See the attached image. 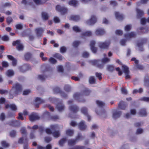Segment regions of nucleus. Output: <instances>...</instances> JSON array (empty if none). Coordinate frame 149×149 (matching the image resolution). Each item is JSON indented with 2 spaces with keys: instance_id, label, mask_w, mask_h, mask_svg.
<instances>
[{
  "instance_id": "nucleus-1",
  "label": "nucleus",
  "mask_w": 149,
  "mask_h": 149,
  "mask_svg": "<svg viewBox=\"0 0 149 149\" xmlns=\"http://www.w3.org/2000/svg\"><path fill=\"white\" fill-rule=\"evenodd\" d=\"M110 61V59L107 58H105L102 59L101 60H94L92 61V63L94 65H96L98 68H102L104 64Z\"/></svg>"
},
{
  "instance_id": "nucleus-2",
  "label": "nucleus",
  "mask_w": 149,
  "mask_h": 149,
  "mask_svg": "<svg viewBox=\"0 0 149 149\" xmlns=\"http://www.w3.org/2000/svg\"><path fill=\"white\" fill-rule=\"evenodd\" d=\"M22 91V88L21 86L18 83H17L13 86L11 93L14 92L15 94H19L21 93Z\"/></svg>"
},
{
  "instance_id": "nucleus-3",
  "label": "nucleus",
  "mask_w": 149,
  "mask_h": 149,
  "mask_svg": "<svg viewBox=\"0 0 149 149\" xmlns=\"http://www.w3.org/2000/svg\"><path fill=\"white\" fill-rule=\"evenodd\" d=\"M122 68L125 74L126 79H130V76L129 74V71L128 68L127 66L124 65L122 66Z\"/></svg>"
},
{
  "instance_id": "nucleus-4",
  "label": "nucleus",
  "mask_w": 149,
  "mask_h": 149,
  "mask_svg": "<svg viewBox=\"0 0 149 149\" xmlns=\"http://www.w3.org/2000/svg\"><path fill=\"white\" fill-rule=\"evenodd\" d=\"M13 46L17 45V48L19 51L22 50L23 49V46L22 44L20 43L19 40H17L16 41H14L13 43Z\"/></svg>"
},
{
  "instance_id": "nucleus-5",
  "label": "nucleus",
  "mask_w": 149,
  "mask_h": 149,
  "mask_svg": "<svg viewBox=\"0 0 149 149\" xmlns=\"http://www.w3.org/2000/svg\"><path fill=\"white\" fill-rule=\"evenodd\" d=\"M46 132L47 133L49 134L52 133L53 136L55 138H57L60 135V133L58 131H55L52 132L50 130L49 128H47L46 129Z\"/></svg>"
},
{
  "instance_id": "nucleus-6",
  "label": "nucleus",
  "mask_w": 149,
  "mask_h": 149,
  "mask_svg": "<svg viewBox=\"0 0 149 149\" xmlns=\"http://www.w3.org/2000/svg\"><path fill=\"white\" fill-rule=\"evenodd\" d=\"M97 21V19L96 17L94 15H92L91 18L88 20H87L86 23L88 25H92L95 24Z\"/></svg>"
},
{
  "instance_id": "nucleus-7",
  "label": "nucleus",
  "mask_w": 149,
  "mask_h": 149,
  "mask_svg": "<svg viewBox=\"0 0 149 149\" xmlns=\"http://www.w3.org/2000/svg\"><path fill=\"white\" fill-rule=\"evenodd\" d=\"M110 44L109 41H105L104 42H100L99 43V46L101 49L107 48Z\"/></svg>"
},
{
  "instance_id": "nucleus-8",
  "label": "nucleus",
  "mask_w": 149,
  "mask_h": 149,
  "mask_svg": "<svg viewBox=\"0 0 149 149\" xmlns=\"http://www.w3.org/2000/svg\"><path fill=\"white\" fill-rule=\"evenodd\" d=\"M56 10L57 11L60 12L62 14H65L67 11V9L66 8L64 7H61L59 5L56 6Z\"/></svg>"
},
{
  "instance_id": "nucleus-9",
  "label": "nucleus",
  "mask_w": 149,
  "mask_h": 149,
  "mask_svg": "<svg viewBox=\"0 0 149 149\" xmlns=\"http://www.w3.org/2000/svg\"><path fill=\"white\" fill-rule=\"evenodd\" d=\"M44 29L42 28H36L35 30L36 35L38 37H40L42 35L44 32Z\"/></svg>"
},
{
  "instance_id": "nucleus-10",
  "label": "nucleus",
  "mask_w": 149,
  "mask_h": 149,
  "mask_svg": "<svg viewBox=\"0 0 149 149\" xmlns=\"http://www.w3.org/2000/svg\"><path fill=\"white\" fill-rule=\"evenodd\" d=\"M39 117L37 114L35 113H32L29 116V118L31 121H33L39 119Z\"/></svg>"
},
{
  "instance_id": "nucleus-11",
  "label": "nucleus",
  "mask_w": 149,
  "mask_h": 149,
  "mask_svg": "<svg viewBox=\"0 0 149 149\" xmlns=\"http://www.w3.org/2000/svg\"><path fill=\"white\" fill-rule=\"evenodd\" d=\"M68 4L70 6L76 7L79 5V2L77 0H70L68 2Z\"/></svg>"
},
{
  "instance_id": "nucleus-12",
  "label": "nucleus",
  "mask_w": 149,
  "mask_h": 149,
  "mask_svg": "<svg viewBox=\"0 0 149 149\" xmlns=\"http://www.w3.org/2000/svg\"><path fill=\"white\" fill-rule=\"evenodd\" d=\"M105 33L104 30L102 28H98L95 31V34L97 36H102Z\"/></svg>"
},
{
  "instance_id": "nucleus-13",
  "label": "nucleus",
  "mask_w": 149,
  "mask_h": 149,
  "mask_svg": "<svg viewBox=\"0 0 149 149\" xmlns=\"http://www.w3.org/2000/svg\"><path fill=\"white\" fill-rule=\"evenodd\" d=\"M136 36L135 33L134 32H131L125 35V37L126 40H129L134 38Z\"/></svg>"
},
{
  "instance_id": "nucleus-14",
  "label": "nucleus",
  "mask_w": 149,
  "mask_h": 149,
  "mask_svg": "<svg viewBox=\"0 0 149 149\" xmlns=\"http://www.w3.org/2000/svg\"><path fill=\"white\" fill-rule=\"evenodd\" d=\"M81 112L86 116L88 118V120L90 121L91 120V117L88 114L87 108L86 107H83L81 109Z\"/></svg>"
},
{
  "instance_id": "nucleus-15",
  "label": "nucleus",
  "mask_w": 149,
  "mask_h": 149,
  "mask_svg": "<svg viewBox=\"0 0 149 149\" xmlns=\"http://www.w3.org/2000/svg\"><path fill=\"white\" fill-rule=\"evenodd\" d=\"M78 126L79 129L81 130H84L87 127V126L85 124V122L84 121H81L78 124Z\"/></svg>"
},
{
  "instance_id": "nucleus-16",
  "label": "nucleus",
  "mask_w": 149,
  "mask_h": 149,
  "mask_svg": "<svg viewBox=\"0 0 149 149\" xmlns=\"http://www.w3.org/2000/svg\"><path fill=\"white\" fill-rule=\"evenodd\" d=\"M30 68V67L29 65L25 64L22 66L19 67V70L22 72H24L28 70Z\"/></svg>"
},
{
  "instance_id": "nucleus-17",
  "label": "nucleus",
  "mask_w": 149,
  "mask_h": 149,
  "mask_svg": "<svg viewBox=\"0 0 149 149\" xmlns=\"http://www.w3.org/2000/svg\"><path fill=\"white\" fill-rule=\"evenodd\" d=\"M95 42L94 40H92L90 42V46L92 51L94 53H95L97 51V48L94 47Z\"/></svg>"
},
{
  "instance_id": "nucleus-18",
  "label": "nucleus",
  "mask_w": 149,
  "mask_h": 149,
  "mask_svg": "<svg viewBox=\"0 0 149 149\" xmlns=\"http://www.w3.org/2000/svg\"><path fill=\"white\" fill-rule=\"evenodd\" d=\"M121 114L120 111L117 110L114 111L113 113V118L114 119H116L120 117Z\"/></svg>"
},
{
  "instance_id": "nucleus-19",
  "label": "nucleus",
  "mask_w": 149,
  "mask_h": 149,
  "mask_svg": "<svg viewBox=\"0 0 149 149\" xmlns=\"http://www.w3.org/2000/svg\"><path fill=\"white\" fill-rule=\"evenodd\" d=\"M131 61H134V63L135 64V66L136 68L140 70L143 68V66L142 65L138 64L139 61L138 60H136L135 58H132L131 59Z\"/></svg>"
},
{
  "instance_id": "nucleus-20",
  "label": "nucleus",
  "mask_w": 149,
  "mask_h": 149,
  "mask_svg": "<svg viewBox=\"0 0 149 149\" xmlns=\"http://www.w3.org/2000/svg\"><path fill=\"white\" fill-rule=\"evenodd\" d=\"M77 142L75 139H70L68 141V145L69 146V149L71 147L72 148L73 146Z\"/></svg>"
},
{
  "instance_id": "nucleus-21",
  "label": "nucleus",
  "mask_w": 149,
  "mask_h": 149,
  "mask_svg": "<svg viewBox=\"0 0 149 149\" xmlns=\"http://www.w3.org/2000/svg\"><path fill=\"white\" fill-rule=\"evenodd\" d=\"M136 16L137 18H139L142 15L144 14L143 11L139 9H136Z\"/></svg>"
},
{
  "instance_id": "nucleus-22",
  "label": "nucleus",
  "mask_w": 149,
  "mask_h": 149,
  "mask_svg": "<svg viewBox=\"0 0 149 149\" xmlns=\"http://www.w3.org/2000/svg\"><path fill=\"white\" fill-rule=\"evenodd\" d=\"M7 57L8 58L12 61V65L13 66H15L17 64V60L15 59L12 56L8 55Z\"/></svg>"
},
{
  "instance_id": "nucleus-23",
  "label": "nucleus",
  "mask_w": 149,
  "mask_h": 149,
  "mask_svg": "<svg viewBox=\"0 0 149 149\" xmlns=\"http://www.w3.org/2000/svg\"><path fill=\"white\" fill-rule=\"evenodd\" d=\"M115 15L116 19L118 20H122L124 18V17L122 14H120L118 12L115 13Z\"/></svg>"
},
{
  "instance_id": "nucleus-24",
  "label": "nucleus",
  "mask_w": 149,
  "mask_h": 149,
  "mask_svg": "<svg viewBox=\"0 0 149 149\" xmlns=\"http://www.w3.org/2000/svg\"><path fill=\"white\" fill-rule=\"evenodd\" d=\"M5 107L6 109L9 108L13 111H15L17 109L16 106L14 104H7L6 106Z\"/></svg>"
},
{
  "instance_id": "nucleus-25",
  "label": "nucleus",
  "mask_w": 149,
  "mask_h": 149,
  "mask_svg": "<svg viewBox=\"0 0 149 149\" xmlns=\"http://www.w3.org/2000/svg\"><path fill=\"white\" fill-rule=\"evenodd\" d=\"M69 109L72 112L75 113L77 111L78 108L75 105H71L69 107Z\"/></svg>"
},
{
  "instance_id": "nucleus-26",
  "label": "nucleus",
  "mask_w": 149,
  "mask_h": 149,
  "mask_svg": "<svg viewBox=\"0 0 149 149\" xmlns=\"http://www.w3.org/2000/svg\"><path fill=\"white\" fill-rule=\"evenodd\" d=\"M126 107V105L123 101H121L118 104V107L120 109L124 110Z\"/></svg>"
},
{
  "instance_id": "nucleus-27",
  "label": "nucleus",
  "mask_w": 149,
  "mask_h": 149,
  "mask_svg": "<svg viewBox=\"0 0 149 149\" xmlns=\"http://www.w3.org/2000/svg\"><path fill=\"white\" fill-rule=\"evenodd\" d=\"M14 73L13 70H9L6 72V75L8 77H11L14 75Z\"/></svg>"
},
{
  "instance_id": "nucleus-28",
  "label": "nucleus",
  "mask_w": 149,
  "mask_h": 149,
  "mask_svg": "<svg viewBox=\"0 0 149 149\" xmlns=\"http://www.w3.org/2000/svg\"><path fill=\"white\" fill-rule=\"evenodd\" d=\"M139 114L141 116H146L147 115V113L145 109H141L139 113Z\"/></svg>"
},
{
  "instance_id": "nucleus-29",
  "label": "nucleus",
  "mask_w": 149,
  "mask_h": 149,
  "mask_svg": "<svg viewBox=\"0 0 149 149\" xmlns=\"http://www.w3.org/2000/svg\"><path fill=\"white\" fill-rule=\"evenodd\" d=\"M144 85L146 87L149 86V77L148 76H146L144 79Z\"/></svg>"
},
{
  "instance_id": "nucleus-30",
  "label": "nucleus",
  "mask_w": 149,
  "mask_h": 149,
  "mask_svg": "<svg viewBox=\"0 0 149 149\" xmlns=\"http://www.w3.org/2000/svg\"><path fill=\"white\" fill-rule=\"evenodd\" d=\"M146 22L149 23V17L147 18H146L145 17H143L141 19V23L142 24H145Z\"/></svg>"
},
{
  "instance_id": "nucleus-31",
  "label": "nucleus",
  "mask_w": 149,
  "mask_h": 149,
  "mask_svg": "<svg viewBox=\"0 0 149 149\" xmlns=\"http://www.w3.org/2000/svg\"><path fill=\"white\" fill-rule=\"evenodd\" d=\"M56 108L59 111H61L64 109V106L63 104H59L57 105Z\"/></svg>"
},
{
  "instance_id": "nucleus-32",
  "label": "nucleus",
  "mask_w": 149,
  "mask_h": 149,
  "mask_svg": "<svg viewBox=\"0 0 149 149\" xmlns=\"http://www.w3.org/2000/svg\"><path fill=\"white\" fill-rule=\"evenodd\" d=\"M74 130L71 129H68L66 132V135L70 136H72L74 134Z\"/></svg>"
},
{
  "instance_id": "nucleus-33",
  "label": "nucleus",
  "mask_w": 149,
  "mask_h": 149,
  "mask_svg": "<svg viewBox=\"0 0 149 149\" xmlns=\"http://www.w3.org/2000/svg\"><path fill=\"white\" fill-rule=\"evenodd\" d=\"M84 138L80 134H78L75 139L77 142L82 140Z\"/></svg>"
},
{
  "instance_id": "nucleus-34",
  "label": "nucleus",
  "mask_w": 149,
  "mask_h": 149,
  "mask_svg": "<svg viewBox=\"0 0 149 149\" xmlns=\"http://www.w3.org/2000/svg\"><path fill=\"white\" fill-rule=\"evenodd\" d=\"M47 0H33L35 3L37 4H40L45 2Z\"/></svg>"
},
{
  "instance_id": "nucleus-35",
  "label": "nucleus",
  "mask_w": 149,
  "mask_h": 149,
  "mask_svg": "<svg viewBox=\"0 0 149 149\" xmlns=\"http://www.w3.org/2000/svg\"><path fill=\"white\" fill-rule=\"evenodd\" d=\"M79 19V17L78 15L72 16L70 17V19L75 21H78Z\"/></svg>"
},
{
  "instance_id": "nucleus-36",
  "label": "nucleus",
  "mask_w": 149,
  "mask_h": 149,
  "mask_svg": "<svg viewBox=\"0 0 149 149\" xmlns=\"http://www.w3.org/2000/svg\"><path fill=\"white\" fill-rule=\"evenodd\" d=\"M66 141V138H63L60 140L59 142V144L61 146H63L64 144L65 143Z\"/></svg>"
},
{
  "instance_id": "nucleus-37",
  "label": "nucleus",
  "mask_w": 149,
  "mask_h": 149,
  "mask_svg": "<svg viewBox=\"0 0 149 149\" xmlns=\"http://www.w3.org/2000/svg\"><path fill=\"white\" fill-rule=\"evenodd\" d=\"M20 123V122L18 121L17 120L12 121L10 124L12 126H17Z\"/></svg>"
},
{
  "instance_id": "nucleus-38",
  "label": "nucleus",
  "mask_w": 149,
  "mask_h": 149,
  "mask_svg": "<svg viewBox=\"0 0 149 149\" xmlns=\"http://www.w3.org/2000/svg\"><path fill=\"white\" fill-rule=\"evenodd\" d=\"M96 103L98 106L100 107H102L105 104L103 102L99 100L96 101Z\"/></svg>"
},
{
  "instance_id": "nucleus-39",
  "label": "nucleus",
  "mask_w": 149,
  "mask_h": 149,
  "mask_svg": "<svg viewBox=\"0 0 149 149\" xmlns=\"http://www.w3.org/2000/svg\"><path fill=\"white\" fill-rule=\"evenodd\" d=\"M42 17L43 19L46 20L48 19L49 16L47 13L44 12L42 13Z\"/></svg>"
},
{
  "instance_id": "nucleus-40",
  "label": "nucleus",
  "mask_w": 149,
  "mask_h": 149,
  "mask_svg": "<svg viewBox=\"0 0 149 149\" xmlns=\"http://www.w3.org/2000/svg\"><path fill=\"white\" fill-rule=\"evenodd\" d=\"M85 147L84 146H77L73 147H71L70 149H84Z\"/></svg>"
},
{
  "instance_id": "nucleus-41",
  "label": "nucleus",
  "mask_w": 149,
  "mask_h": 149,
  "mask_svg": "<svg viewBox=\"0 0 149 149\" xmlns=\"http://www.w3.org/2000/svg\"><path fill=\"white\" fill-rule=\"evenodd\" d=\"M35 101L36 103L39 104L41 103L44 102L43 100L39 97H37L36 98L35 100Z\"/></svg>"
},
{
  "instance_id": "nucleus-42",
  "label": "nucleus",
  "mask_w": 149,
  "mask_h": 149,
  "mask_svg": "<svg viewBox=\"0 0 149 149\" xmlns=\"http://www.w3.org/2000/svg\"><path fill=\"white\" fill-rule=\"evenodd\" d=\"M89 82L90 84H93L95 83V80L94 77H91L89 79Z\"/></svg>"
},
{
  "instance_id": "nucleus-43",
  "label": "nucleus",
  "mask_w": 149,
  "mask_h": 149,
  "mask_svg": "<svg viewBox=\"0 0 149 149\" xmlns=\"http://www.w3.org/2000/svg\"><path fill=\"white\" fill-rule=\"evenodd\" d=\"M50 127L52 130H55L59 128V126L56 125H51Z\"/></svg>"
},
{
  "instance_id": "nucleus-44",
  "label": "nucleus",
  "mask_w": 149,
  "mask_h": 149,
  "mask_svg": "<svg viewBox=\"0 0 149 149\" xmlns=\"http://www.w3.org/2000/svg\"><path fill=\"white\" fill-rule=\"evenodd\" d=\"M92 35V33L91 31H87L84 33L82 34V35L83 36H89Z\"/></svg>"
},
{
  "instance_id": "nucleus-45",
  "label": "nucleus",
  "mask_w": 149,
  "mask_h": 149,
  "mask_svg": "<svg viewBox=\"0 0 149 149\" xmlns=\"http://www.w3.org/2000/svg\"><path fill=\"white\" fill-rule=\"evenodd\" d=\"M74 31L77 32H79L81 31V29L77 26H74L72 28Z\"/></svg>"
},
{
  "instance_id": "nucleus-46",
  "label": "nucleus",
  "mask_w": 149,
  "mask_h": 149,
  "mask_svg": "<svg viewBox=\"0 0 149 149\" xmlns=\"http://www.w3.org/2000/svg\"><path fill=\"white\" fill-rule=\"evenodd\" d=\"M114 69V68L113 65H109L107 66V70L109 71H112Z\"/></svg>"
},
{
  "instance_id": "nucleus-47",
  "label": "nucleus",
  "mask_w": 149,
  "mask_h": 149,
  "mask_svg": "<svg viewBox=\"0 0 149 149\" xmlns=\"http://www.w3.org/2000/svg\"><path fill=\"white\" fill-rule=\"evenodd\" d=\"M132 28V26L130 25H126L124 28L125 31H128L130 30Z\"/></svg>"
},
{
  "instance_id": "nucleus-48",
  "label": "nucleus",
  "mask_w": 149,
  "mask_h": 149,
  "mask_svg": "<svg viewBox=\"0 0 149 149\" xmlns=\"http://www.w3.org/2000/svg\"><path fill=\"white\" fill-rule=\"evenodd\" d=\"M148 0H141L140 2H138L137 3V6H139L140 5V3H141L143 4H146L147 2L148 1Z\"/></svg>"
},
{
  "instance_id": "nucleus-49",
  "label": "nucleus",
  "mask_w": 149,
  "mask_h": 149,
  "mask_svg": "<svg viewBox=\"0 0 149 149\" xmlns=\"http://www.w3.org/2000/svg\"><path fill=\"white\" fill-rule=\"evenodd\" d=\"M49 62L52 64H55L56 62V60L54 58L51 57L49 59Z\"/></svg>"
},
{
  "instance_id": "nucleus-50",
  "label": "nucleus",
  "mask_w": 149,
  "mask_h": 149,
  "mask_svg": "<svg viewBox=\"0 0 149 149\" xmlns=\"http://www.w3.org/2000/svg\"><path fill=\"white\" fill-rule=\"evenodd\" d=\"M80 44V42L78 41H75L73 43V46L74 47H77Z\"/></svg>"
},
{
  "instance_id": "nucleus-51",
  "label": "nucleus",
  "mask_w": 149,
  "mask_h": 149,
  "mask_svg": "<svg viewBox=\"0 0 149 149\" xmlns=\"http://www.w3.org/2000/svg\"><path fill=\"white\" fill-rule=\"evenodd\" d=\"M46 77L45 76L43 75H39L38 76V78L41 80H43L45 79Z\"/></svg>"
},
{
  "instance_id": "nucleus-52",
  "label": "nucleus",
  "mask_w": 149,
  "mask_h": 149,
  "mask_svg": "<svg viewBox=\"0 0 149 149\" xmlns=\"http://www.w3.org/2000/svg\"><path fill=\"white\" fill-rule=\"evenodd\" d=\"M1 144L2 146L4 147H7L9 146V144L5 141H3L1 142Z\"/></svg>"
},
{
  "instance_id": "nucleus-53",
  "label": "nucleus",
  "mask_w": 149,
  "mask_h": 149,
  "mask_svg": "<svg viewBox=\"0 0 149 149\" xmlns=\"http://www.w3.org/2000/svg\"><path fill=\"white\" fill-rule=\"evenodd\" d=\"M66 48L64 46H63L60 48V51L61 53H64L66 52Z\"/></svg>"
},
{
  "instance_id": "nucleus-54",
  "label": "nucleus",
  "mask_w": 149,
  "mask_h": 149,
  "mask_svg": "<svg viewBox=\"0 0 149 149\" xmlns=\"http://www.w3.org/2000/svg\"><path fill=\"white\" fill-rule=\"evenodd\" d=\"M115 33L117 35H121L123 34V31L120 30H117L116 31Z\"/></svg>"
},
{
  "instance_id": "nucleus-55",
  "label": "nucleus",
  "mask_w": 149,
  "mask_h": 149,
  "mask_svg": "<svg viewBox=\"0 0 149 149\" xmlns=\"http://www.w3.org/2000/svg\"><path fill=\"white\" fill-rule=\"evenodd\" d=\"M21 132L22 134L23 135H25L26 134V131L25 128H22L21 129Z\"/></svg>"
},
{
  "instance_id": "nucleus-56",
  "label": "nucleus",
  "mask_w": 149,
  "mask_h": 149,
  "mask_svg": "<svg viewBox=\"0 0 149 149\" xmlns=\"http://www.w3.org/2000/svg\"><path fill=\"white\" fill-rule=\"evenodd\" d=\"M2 39L4 41H7L9 40V38L7 36L5 35L2 37Z\"/></svg>"
},
{
  "instance_id": "nucleus-57",
  "label": "nucleus",
  "mask_w": 149,
  "mask_h": 149,
  "mask_svg": "<svg viewBox=\"0 0 149 149\" xmlns=\"http://www.w3.org/2000/svg\"><path fill=\"white\" fill-rule=\"evenodd\" d=\"M16 134V132L14 130L12 131L10 133V136L11 137H14Z\"/></svg>"
},
{
  "instance_id": "nucleus-58",
  "label": "nucleus",
  "mask_w": 149,
  "mask_h": 149,
  "mask_svg": "<svg viewBox=\"0 0 149 149\" xmlns=\"http://www.w3.org/2000/svg\"><path fill=\"white\" fill-rule=\"evenodd\" d=\"M31 92V91L29 90H26L24 91L23 93V95H26L28 94Z\"/></svg>"
},
{
  "instance_id": "nucleus-59",
  "label": "nucleus",
  "mask_w": 149,
  "mask_h": 149,
  "mask_svg": "<svg viewBox=\"0 0 149 149\" xmlns=\"http://www.w3.org/2000/svg\"><path fill=\"white\" fill-rule=\"evenodd\" d=\"M89 56V54L87 52H84L82 54V56L84 58L88 57Z\"/></svg>"
},
{
  "instance_id": "nucleus-60",
  "label": "nucleus",
  "mask_w": 149,
  "mask_h": 149,
  "mask_svg": "<svg viewBox=\"0 0 149 149\" xmlns=\"http://www.w3.org/2000/svg\"><path fill=\"white\" fill-rule=\"evenodd\" d=\"M58 70V72H62L63 70V67L62 66L59 65L57 67Z\"/></svg>"
},
{
  "instance_id": "nucleus-61",
  "label": "nucleus",
  "mask_w": 149,
  "mask_h": 149,
  "mask_svg": "<svg viewBox=\"0 0 149 149\" xmlns=\"http://www.w3.org/2000/svg\"><path fill=\"white\" fill-rule=\"evenodd\" d=\"M110 4L113 6H115L117 5V3L116 1H110Z\"/></svg>"
},
{
  "instance_id": "nucleus-62",
  "label": "nucleus",
  "mask_w": 149,
  "mask_h": 149,
  "mask_svg": "<svg viewBox=\"0 0 149 149\" xmlns=\"http://www.w3.org/2000/svg\"><path fill=\"white\" fill-rule=\"evenodd\" d=\"M2 65L3 67H7L8 65V63L7 62L3 61L2 62Z\"/></svg>"
},
{
  "instance_id": "nucleus-63",
  "label": "nucleus",
  "mask_w": 149,
  "mask_h": 149,
  "mask_svg": "<svg viewBox=\"0 0 149 149\" xmlns=\"http://www.w3.org/2000/svg\"><path fill=\"white\" fill-rule=\"evenodd\" d=\"M22 3L24 5L29 4L30 5L31 3L29 1H26V0H22Z\"/></svg>"
},
{
  "instance_id": "nucleus-64",
  "label": "nucleus",
  "mask_w": 149,
  "mask_h": 149,
  "mask_svg": "<svg viewBox=\"0 0 149 149\" xmlns=\"http://www.w3.org/2000/svg\"><path fill=\"white\" fill-rule=\"evenodd\" d=\"M15 27L17 29H21L22 28V25L21 24H17L16 25Z\"/></svg>"
}]
</instances>
